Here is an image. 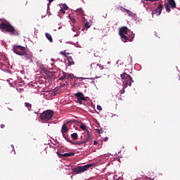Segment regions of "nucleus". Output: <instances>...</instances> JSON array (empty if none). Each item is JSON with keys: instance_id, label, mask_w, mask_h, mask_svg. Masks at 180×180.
I'll return each instance as SVG.
<instances>
[{"instance_id": "35", "label": "nucleus", "mask_w": 180, "mask_h": 180, "mask_svg": "<svg viewBox=\"0 0 180 180\" xmlns=\"http://www.w3.org/2000/svg\"><path fill=\"white\" fill-rule=\"evenodd\" d=\"M125 11H126L127 13H128V14L131 13V12L130 11L127 10V9H125Z\"/></svg>"}, {"instance_id": "27", "label": "nucleus", "mask_w": 180, "mask_h": 180, "mask_svg": "<svg viewBox=\"0 0 180 180\" xmlns=\"http://www.w3.org/2000/svg\"><path fill=\"white\" fill-rule=\"evenodd\" d=\"M70 19L72 23H75V18L74 17H70Z\"/></svg>"}, {"instance_id": "39", "label": "nucleus", "mask_w": 180, "mask_h": 180, "mask_svg": "<svg viewBox=\"0 0 180 180\" xmlns=\"http://www.w3.org/2000/svg\"><path fill=\"white\" fill-rule=\"evenodd\" d=\"M132 13H128L129 16H130L131 15Z\"/></svg>"}, {"instance_id": "40", "label": "nucleus", "mask_w": 180, "mask_h": 180, "mask_svg": "<svg viewBox=\"0 0 180 180\" xmlns=\"http://www.w3.org/2000/svg\"><path fill=\"white\" fill-rule=\"evenodd\" d=\"M80 79H84V77H80Z\"/></svg>"}, {"instance_id": "22", "label": "nucleus", "mask_w": 180, "mask_h": 180, "mask_svg": "<svg viewBox=\"0 0 180 180\" xmlns=\"http://www.w3.org/2000/svg\"><path fill=\"white\" fill-rule=\"evenodd\" d=\"M71 137L73 139V140H78V134L73 133L71 134Z\"/></svg>"}, {"instance_id": "11", "label": "nucleus", "mask_w": 180, "mask_h": 180, "mask_svg": "<svg viewBox=\"0 0 180 180\" xmlns=\"http://www.w3.org/2000/svg\"><path fill=\"white\" fill-rule=\"evenodd\" d=\"M57 155H58L59 158H63V157H73V155H75V153H64L61 154L60 152H56Z\"/></svg>"}, {"instance_id": "2", "label": "nucleus", "mask_w": 180, "mask_h": 180, "mask_svg": "<svg viewBox=\"0 0 180 180\" xmlns=\"http://www.w3.org/2000/svg\"><path fill=\"white\" fill-rule=\"evenodd\" d=\"M120 77H121L122 79H124L123 89L122 90H120V94H122L124 92V89H126L127 86H131V82H134V81H133V78L131 77V76H130V75H128L126 72L121 74Z\"/></svg>"}, {"instance_id": "1", "label": "nucleus", "mask_w": 180, "mask_h": 180, "mask_svg": "<svg viewBox=\"0 0 180 180\" xmlns=\"http://www.w3.org/2000/svg\"><path fill=\"white\" fill-rule=\"evenodd\" d=\"M0 30L1 32H6L7 33H10L13 36H15L16 34V30L15 29V27H13L11 23L8 22H3L0 24Z\"/></svg>"}, {"instance_id": "24", "label": "nucleus", "mask_w": 180, "mask_h": 180, "mask_svg": "<svg viewBox=\"0 0 180 180\" xmlns=\"http://www.w3.org/2000/svg\"><path fill=\"white\" fill-rule=\"evenodd\" d=\"M73 75H72V74H68V73H67L66 79H72Z\"/></svg>"}, {"instance_id": "21", "label": "nucleus", "mask_w": 180, "mask_h": 180, "mask_svg": "<svg viewBox=\"0 0 180 180\" xmlns=\"http://www.w3.org/2000/svg\"><path fill=\"white\" fill-rule=\"evenodd\" d=\"M60 54H62V56H64V57H65V58H67V57H69L68 56H70V53L65 52V51H62L60 52Z\"/></svg>"}, {"instance_id": "36", "label": "nucleus", "mask_w": 180, "mask_h": 180, "mask_svg": "<svg viewBox=\"0 0 180 180\" xmlns=\"http://www.w3.org/2000/svg\"><path fill=\"white\" fill-rule=\"evenodd\" d=\"M105 141H108V140H109V138H108V137H105V138H104V139H103Z\"/></svg>"}, {"instance_id": "23", "label": "nucleus", "mask_w": 180, "mask_h": 180, "mask_svg": "<svg viewBox=\"0 0 180 180\" xmlns=\"http://www.w3.org/2000/svg\"><path fill=\"white\" fill-rule=\"evenodd\" d=\"M25 108H27L28 110H30L32 109V104L29 103H25Z\"/></svg>"}, {"instance_id": "10", "label": "nucleus", "mask_w": 180, "mask_h": 180, "mask_svg": "<svg viewBox=\"0 0 180 180\" xmlns=\"http://www.w3.org/2000/svg\"><path fill=\"white\" fill-rule=\"evenodd\" d=\"M67 131H68V127H67V124H64L62 126L61 133L65 139L68 138V136H67V135H65V133H67Z\"/></svg>"}, {"instance_id": "31", "label": "nucleus", "mask_w": 180, "mask_h": 180, "mask_svg": "<svg viewBox=\"0 0 180 180\" xmlns=\"http://www.w3.org/2000/svg\"><path fill=\"white\" fill-rule=\"evenodd\" d=\"M97 110H102V106L101 105H97Z\"/></svg>"}, {"instance_id": "38", "label": "nucleus", "mask_w": 180, "mask_h": 180, "mask_svg": "<svg viewBox=\"0 0 180 180\" xmlns=\"http://www.w3.org/2000/svg\"><path fill=\"white\" fill-rule=\"evenodd\" d=\"M53 1H54V0H49V4H51V2H53Z\"/></svg>"}, {"instance_id": "15", "label": "nucleus", "mask_w": 180, "mask_h": 180, "mask_svg": "<svg viewBox=\"0 0 180 180\" xmlns=\"http://www.w3.org/2000/svg\"><path fill=\"white\" fill-rule=\"evenodd\" d=\"M67 60L69 63V65H74L75 64V62H74V59H72V56L67 57Z\"/></svg>"}, {"instance_id": "37", "label": "nucleus", "mask_w": 180, "mask_h": 180, "mask_svg": "<svg viewBox=\"0 0 180 180\" xmlns=\"http://www.w3.org/2000/svg\"><path fill=\"white\" fill-rule=\"evenodd\" d=\"M94 146H96V144H98V141H94Z\"/></svg>"}, {"instance_id": "33", "label": "nucleus", "mask_w": 180, "mask_h": 180, "mask_svg": "<svg viewBox=\"0 0 180 180\" xmlns=\"http://www.w3.org/2000/svg\"><path fill=\"white\" fill-rule=\"evenodd\" d=\"M125 11H126L127 13H128V14L131 13V12L130 11L127 10V9H125Z\"/></svg>"}, {"instance_id": "6", "label": "nucleus", "mask_w": 180, "mask_h": 180, "mask_svg": "<svg viewBox=\"0 0 180 180\" xmlns=\"http://www.w3.org/2000/svg\"><path fill=\"white\" fill-rule=\"evenodd\" d=\"M165 6L166 12L169 13V12H171V8L174 9V8H176V3L175 2V0H168V1L165 3Z\"/></svg>"}, {"instance_id": "13", "label": "nucleus", "mask_w": 180, "mask_h": 180, "mask_svg": "<svg viewBox=\"0 0 180 180\" xmlns=\"http://www.w3.org/2000/svg\"><path fill=\"white\" fill-rule=\"evenodd\" d=\"M134 33L133 32H129V37H127V39L124 40V43H126V41H133V39H134Z\"/></svg>"}, {"instance_id": "9", "label": "nucleus", "mask_w": 180, "mask_h": 180, "mask_svg": "<svg viewBox=\"0 0 180 180\" xmlns=\"http://www.w3.org/2000/svg\"><path fill=\"white\" fill-rule=\"evenodd\" d=\"M162 8H164V6H162V4H159L158 8L152 12L153 18H154V15H156V16H160L162 12Z\"/></svg>"}, {"instance_id": "29", "label": "nucleus", "mask_w": 180, "mask_h": 180, "mask_svg": "<svg viewBox=\"0 0 180 180\" xmlns=\"http://www.w3.org/2000/svg\"><path fill=\"white\" fill-rule=\"evenodd\" d=\"M63 9L68 11V6H67V4H63Z\"/></svg>"}, {"instance_id": "12", "label": "nucleus", "mask_w": 180, "mask_h": 180, "mask_svg": "<svg viewBox=\"0 0 180 180\" xmlns=\"http://www.w3.org/2000/svg\"><path fill=\"white\" fill-rule=\"evenodd\" d=\"M23 57H25V58L26 60H29L30 61H32V59L33 58V55H32V53H27L26 51H25L24 54L21 55Z\"/></svg>"}, {"instance_id": "32", "label": "nucleus", "mask_w": 180, "mask_h": 180, "mask_svg": "<svg viewBox=\"0 0 180 180\" xmlns=\"http://www.w3.org/2000/svg\"><path fill=\"white\" fill-rule=\"evenodd\" d=\"M0 127H1V129H5V124H1Z\"/></svg>"}, {"instance_id": "3", "label": "nucleus", "mask_w": 180, "mask_h": 180, "mask_svg": "<svg viewBox=\"0 0 180 180\" xmlns=\"http://www.w3.org/2000/svg\"><path fill=\"white\" fill-rule=\"evenodd\" d=\"M54 117V111L53 110H46L39 115V119L43 123H47Z\"/></svg>"}, {"instance_id": "26", "label": "nucleus", "mask_w": 180, "mask_h": 180, "mask_svg": "<svg viewBox=\"0 0 180 180\" xmlns=\"http://www.w3.org/2000/svg\"><path fill=\"white\" fill-rule=\"evenodd\" d=\"M84 144V146H85V144H86V142H85V140L83 141H80L79 143H77V146H81Z\"/></svg>"}, {"instance_id": "16", "label": "nucleus", "mask_w": 180, "mask_h": 180, "mask_svg": "<svg viewBox=\"0 0 180 180\" xmlns=\"http://www.w3.org/2000/svg\"><path fill=\"white\" fill-rule=\"evenodd\" d=\"M45 36L46 39L50 41V43H53V37H51V34H50V33H46Z\"/></svg>"}, {"instance_id": "8", "label": "nucleus", "mask_w": 180, "mask_h": 180, "mask_svg": "<svg viewBox=\"0 0 180 180\" xmlns=\"http://www.w3.org/2000/svg\"><path fill=\"white\" fill-rule=\"evenodd\" d=\"M75 96L77 98V103H79V105H82V101H86V98H85V96L81 92L75 94Z\"/></svg>"}, {"instance_id": "34", "label": "nucleus", "mask_w": 180, "mask_h": 180, "mask_svg": "<svg viewBox=\"0 0 180 180\" xmlns=\"http://www.w3.org/2000/svg\"><path fill=\"white\" fill-rule=\"evenodd\" d=\"M60 12L63 14L65 13V11L63 10V8L60 9Z\"/></svg>"}, {"instance_id": "19", "label": "nucleus", "mask_w": 180, "mask_h": 180, "mask_svg": "<svg viewBox=\"0 0 180 180\" xmlns=\"http://www.w3.org/2000/svg\"><path fill=\"white\" fill-rule=\"evenodd\" d=\"M65 140H66V141H68V143L73 144L74 146H78V143H77V142H74V141H71V139L68 137L66 138Z\"/></svg>"}, {"instance_id": "5", "label": "nucleus", "mask_w": 180, "mask_h": 180, "mask_svg": "<svg viewBox=\"0 0 180 180\" xmlns=\"http://www.w3.org/2000/svg\"><path fill=\"white\" fill-rule=\"evenodd\" d=\"M13 51L18 56H22L26 51V48L20 45H14L13 46Z\"/></svg>"}, {"instance_id": "7", "label": "nucleus", "mask_w": 180, "mask_h": 180, "mask_svg": "<svg viewBox=\"0 0 180 180\" xmlns=\"http://www.w3.org/2000/svg\"><path fill=\"white\" fill-rule=\"evenodd\" d=\"M128 32L129 28H127V27H122L120 29L119 34L123 41H124V40H127V36L125 34H127Z\"/></svg>"}, {"instance_id": "25", "label": "nucleus", "mask_w": 180, "mask_h": 180, "mask_svg": "<svg viewBox=\"0 0 180 180\" xmlns=\"http://www.w3.org/2000/svg\"><path fill=\"white\" fill-rule=\"evenodd\" d=\"M80 129H82V130H86V126L82 124V125H80Z\"/></svg>"}, {"instance_id": "14", "label": "nucleus", "mask_w": 180, "mask_h": 180, "mask_svg": "<svg viewBox=\"0 0 180 180\" xmlns=\"http://www.w3.org/2000/svg\"><path fill=\"white\" fill-rule=\"evenodd\" d=\"M91 137H92V134L89 131V130L86 129V136L84 139V142L88 143L91 140Z\"/></svg>"}, {"instance_id": "4", "label": "nucleus", "mask_w": 180, "mask_h": 180, "mask_svg": "<svg viewBox=\"0 0 180 180\" xmlns=\"http://www.w3.org/2000/svg\"><path fill=\"white\" fill-rule=\"evenodd\" d=\"M92 167V165H86L84 166H79L77 167H74L72 171L73 174H82V172H85V171H88L89 168Z\"/></svg>"}, {"instance_id": "30", "label": "nucleus", "mask_w": 180, "mask_h": 180, "mask_svg": "<svg viewBox=\"0 0 180 180\" xmlns=\"http://www.w3.org/2000/svg\"><path fill=\"white\" fill-rule=\"evenodd\" d=\"M97 133H98L99 134H102V133H103V130H102V129H98V130H97Z\"/></svg>"}, {"instance_id": "28", "label": "nucleus", "mask_w": 180, "mask_h": 180, "mask_svg": "<svg viewBox=\"0 0 180 180\" xmlns=\"http://www.w3.org/2000/svg\"><path fill=\"white\" fill-rule=\"evenodd\" d=\"M146 2H158L159 0H145Z\"/></svg>"}, {"instance_id": "18", "label": "nucleus", "mask_w": 180, "mask_h": 180, "mask_svg": "<svg viewBox=\"0 0 180 180\" xmlns=\"http://www.w3.org/2000/svg\"><path fill=\"white\" fill-rule=\"evenodd\" d=\"M60 81H63V79H67V72H63V75L59 78Z\"/></svg>"}, {"instance_id": "41", "label": "nucleus", "mask_w": 180, "mask_h": 180, "mask_svg": "<svg viewBox=\"0 0 180 180\" xmlns=\"http://www.w3.org/2000/svg\"><path fill=\"white\" fill-rule=\"evenodd\" d=\"M76 144H79V142H76Z\"/></svg>"}, {"instance_id": "20", "label": "nucleus", "mask_w": 180, "mask_h": 180, "mask_svg": "<svg viewBox=\"0 0 180 180\" xmlns=\"http://www.w3.org/2000/svg\"><path fill=\"white\" fill-rule=\"evenodd\" d=\"M91 26H92V24L90 22H86L85 23H84V27L86 28V29H89V27H91Z\"/></svg>"}, {"instance_id": "17", "label": "nucleus", "mask_w": 180, "mask_h": 180, "mask_svg": "<svg viewBox=\"0 0 180 180\" xmlns=\"http://www.w3.org/2000/svg\"><path fill=\"white\" fill-rule=\"evenodd\" d=\"M76 15H79V16H84V12L81 9L79 8L76 11Z\"/></svg>"}]
</instances>
